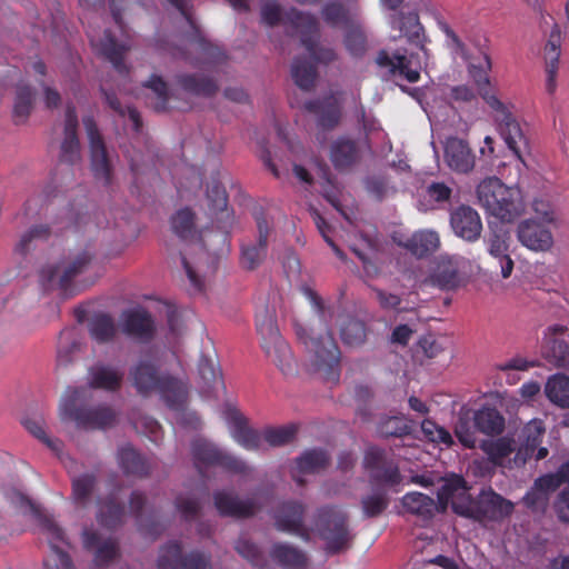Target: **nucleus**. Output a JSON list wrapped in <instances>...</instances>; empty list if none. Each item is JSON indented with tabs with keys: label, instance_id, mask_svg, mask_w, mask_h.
Instances as JSON below:
<instances>
[{
	"label": "nucleus",
	"instance_id": "79ce46f5",
	"mask_svg": "<svg viewBox=\"0 0 569 569\" xmlns=\"http://www.w3.org/2000/svg\"><path fill=\"white\" fill-rule=\"evenodd\" d=\"M176 83L181 90L196 97L210 98L219 90V86L214 79L202 74H177Z\"/></svg>",
	"mask_w": 569,
	"mask_h": 569
},
{
	"label": "nucleus",
	"instance_id": "3c124183",
	"mask_svg": "<svg viewBox=\"0 0 569 569\" xmlns=\"http://www.w3.org/2000/svg\"><path fill=\"white\" fill-rule=\"evenodd\" d=\"M34 92L28 84H18L13 106L14 123H23L31 113Z\"/></svg>",
	"mask_w": 569,
	"mask_h": 569
},
{
	"label": "nucleus",
	"instance_id": "4be33fe9",
	"mask_svg": "<svg viewBox=\"0 0 569 569\" xmlns=\"http://www.w3.org/2000/svg\"><path fill=\"white\" fill-rule=\"evenodd\" d=\"M546 429L541 420H532L522 429L521 442L517 449L515 461L525 465L530 458L542 460L548 456V449L540 447Z\"/></svg>",
	"mask_w": 569,
	"mask_h": 569
},
{
	"label": "nucleus",
	"instance_id": "09e8293b",
	"mask_svg": "<svg viewBox=\"0 0 569 569\" xmlns=\"http://www.w3.org/2000/svg\"><path fill=\"white\" fill-rule=\"evenodd\" d=\"M89 333L98 343L113 341L118 329L113 318L107 313H98L89 321Z\"/></svg>",
	"mask_w": 569,
	"mask_h": 569
},
{
	"label": "nucleus",
	"instance_id": "20e7f679",
	"mask_svg": "<svg viewBox=\"0 0 569 569\" xmlns=\"http://www.w3.org/2000/svg\"><path fill=\"white\" fill-rule=\"evenodd\" d=\"M296 335L303 343L315 370L322 372L328 381L338 382L340 378V350L329 329L316 335L312 328L296 325Z\"/></svg>",
	"mask_w": 569,
	"mask_h": 569
},
{
	"label": "nucleus",
	"instance_id": "a18cd8bd",
	"mask_svg": "<svg viewBox=\"0 0 569 569\" xmlns=\"http://www.w3.org/2000/svg\"><path fill=\"white\" fill-rule=\"evenodd\" d=\"M127 50L128 47L119 43L111 31H104L101 40V53L112 63L121 76L129 73V69L124 63V53Z\"/></svg>",
	"mask_w": 569,
	"mask_h": 569
},
{
	"label": "nucleus",
	"instance_id": "4c0bfd02",
	"mask_svg": "<svg viewBox=\"0 0 569 569\" xmlns=\"http://www.w3.org/2000/svg\"><path fill=\"white\" fill-rule=\"evenodd\" d=\"M256 327L258 333L261 336L263 343L262 347L270 353V345L274 350L282 355L283 359L290 356L288 345L281 339L276 319L266 310L263 313L257 315Z\"/></svg>",
	"mask_w": 569,
	"mask_h": 569
},
{
	"label": "nucleus",
	"instance_id": "2eb2a0df",
	"mask_svg": "<svg viewBox=\"0 0 569 569\" xmlns=\"http://www.w3.org/2000/svg\"><path fill=\"white\" fill-rule=\"evenodd\" d=\"M82 122L89 139L90 166L93 176L103 181L104 186H110L112 182V168L103 138L92 116L83 117Z\"/></svg>",
	"mask_w": 569,
	"mask_h": 569
},
{
	"label": "nucleus",
	"instance_id": "f3484780",
	"mask_svg": "<svg viewBox=\"0 0 569 569\" xmlns=\"http://www.w3.org/2000/svg\"><path fill=\"white\" fill-rule=\"evenodd\" d=\"M541 353L556 368L569 371V326H548L543 331Z\"/></svg>",
	"mask_w": 569,
	"mask_h": 569
},
{
	"label": "nucleus",
	"instance_id": "4468645a",
	"mask_svg": "<svg viewBox=\"0 0 569 569\" xmlns=\"http://www.w3.org/2000/svg\"><path fill=\"white\" fill-rule=\"evenodd\" d=\"M33 511L39 525L48 535L51 549L50 555L44 560V566L48 569H73V561L70 555L58 546V543L70 545L64 530L49 515L38 509Z\"/></svg>",
	"mask_w": 569,
	"mask_h": 569
},
{
	"label": "nucleus",
	"instance_id": "13d9d810",
	"mask_svg": "<svg viewBox=\"0 0 569 569\" xmlns=\"http://www.w3.org/2000/svg\"><path fill=\"white\" fill-rule=\"evenodd\" d=\"M298 427L293 423L281 427H269L263 430V441L270 447H281L292 442L297 436Z\"/></svg>",
	"mask_w": 569,
	"mask_h": 569
},
{
	"label": "nucleus",
	"instance_id": "a19ab883",
	"mask_svg": "<svg viewBox=\"0 0 569 569\" xmlns=\"http://www.w3.org/2000/svg\"><path fill=\"white\" fill-rule=\"evenodd\" d=\"M396 241L398 246L405 248L417 258H425L433 253L440 246L439 234L432 230H420L406 240Z\"/></svg>",
	"mask_w": 569,
	"mask_h": 569
},
{
	"label": "nucleus",
	"instance_id": "e433bc0d",
	"mask_svg": "<svg viewBox=\"0 0 569 569\" xmlns=\"http://www.w3.org/2000/svg\"><path fill=\"white\" fill-rule=\"evenodd\" d=\"M88 375L90 388L109 392L119 391L124 378V373L120 368L106 363H98L91 367Z\"/></svg>",
	"mask_w": 569,
	"mask_h": 569
},
{
	"label": "nucleus",
	"instance_id": "423d86ee",
	"mask_svg": "<svg viewBox=\"0 0 569 569\" xmlns=\"http://www.w3.org/2000/svg\"><path fill=\"white\" fill-rule=\"evenodd\" d=\"M315 528L326 542V551L336 555L349 547L348 516L337 506H325L317 510Z\"/></svg>",
	"mask_w": 569,
	"mask_h": 569
},
{
	"label": "nucleus",
	"instance_id": "f704fd0d",
	"mask_svg": "<svg viewBox=\"0 0 569 569\" xmlns=\"http://www.w3.org/2000/svg\"><path fill=\"white\" fill-rule=\"evenodd\" d=\"M330 160L340 172L351 170L361 160L358 141L345 136L337 138L330 147Z\"/></svg>",
	"mask_w": 569,
	"mask_h": 569
},
{
	"label": "nucleus",
	"instance_id": "338daca9",
	"mask_svg": "<svg viewBox=\"0 0 569 569\" xmlns=\"http://www.w3.org/2000/svg\"><path fill=\"white\" fill-rule=\"evenodd\" d=\"M410 426L398 417H389L382 420L378 426V432L385 438L403 437L410 433Z\"/></svg>",
	"mask_w": 569,
	"mask_h": 569
},
{
	"label": "nucleus",
	"instance_id": "58836bf2",
	"mask_svg": "<svg viewBox=\"0 0 569 569\" xmlns=\"http://www.w3.org/2000/svg\"><path fill=\"white\" fill-rule=\"evenodd\" d=\"M403 510L410 513L425 523L429 522L437 512H440L438 500L436 501L430 496L419 492H407L400 500Z\"/></svg>",
	"mask_w": 569,
	"mask_h": 569
},
{
	"label": "nucleus",
	"instance_id": "dca6fc26",
	"mask_svg": "<svg viewBox=\"0 0 569 569\" xmlns=\"http://www.w3.org/2000/svg\"><path fill=\"white\" fill-rule=\"evenodd\" d=\"M157 567L158 569H211V557L200 551L183 555L181 543L172 541L161 547Z\"/></svg>",
	"mask_w": 569,
	"mask_h": 569
},
{
	"label": "nucleus",
	"instance_id": "603ef678",
	"mask_svg": "<svg viewBox=\"0 0 569 569\" xmlns=\"http://www.w3.org/2000/svg\"><path fill=\"white\" fill-rule=\"evenodd\" d=\"M361 509L366 518L381 516L390 503V498L385 489H377L361 498Z\"/></svg>",
	"mask_w": 569,
	"mask_h": 569
},
{
	"label": "nucleus",
	"instance_id": "de8ad7c7",
	"mask_svg": "<svg viewBox=\"0 0 569 569\" xmlns=\"http://www.w3.org/2000/svg\"><path fill=\"white\" fill-rule=\"evenodd\" d=\"M143 87L152 93V96L148 98V104L156 112L167 111L170 100L168 83L160 76L151 74V77L143 83Z\"/></svg>",
	"mask_w": 569,
	"mask_h": 569
},
{
	"label": "nucleus",
	"instance_id": "7ed1b4c3",
	"mask_svg": "<svg viewBox=\"0 0 569 569\" xmlns=\"http://www.w3.org/2000/svg\"><path fill=\"white\" fill-rule=\"evenodd\" d=\"M491 70V60L488 54H483L479 64L471 63L469 73L475 80L480 94L487 104L495 111V120L498 130L508 148L521 160V152L528 147V141L522 129L509 108L500 101L495 94L488 92L489 76Z\"/></svg>",
	"mask_w": 569,
	"mask_h": 569
},
{
	"label": "nucleus",
	"instance_id": "f8f14e48",
	"mask_svg": "<svg viewBox=\"0 0 569 569\" xmlns=\"http://www.w3.org/2000/svg\"><path fill=\"white\" fill-rule=\"evenodd\" d=\"M513 503L493 490H482L478 498L472 500L470 508H463L465 518L476 521H501L513 511Z\"/></svg>",
	"mask_w": 569,
	"mask_h": 569
},
{
	"label": "nucleus",
	"instance_id": "f03ea898",
	"mask_svg": "<svg viewBox=\"0 0 569 569\" xmlns=\"http://www.w3.org/2000/svg\"><path fill=\"white\" fill-rule=\"evenodd\" d=\"M283 23L291 29L290 36L300 34L301 44L310 53V58H295L291 64V77L295 83L301 90L310 91L318 76L315 62L328 64L337 59V53L332 48L318 44L319 22L313 14L291 8L284 13Z\"/></svg>",
	"mask_w": 569,
	"mask_h": 569
},
{
	"label": "nucleus",
	"instance_id": "c85d7f7f",
	"mask_svg": "<svg viewBox=\"0 0 569 569\" xmlns=\"http://www.w3.org/2000/svg\"><path fill=\"white\" fill-rule=\"evenodd\" d=\"M389 23L391 29L400 32L399 37H405L410 44H415L426 56L428 54L427 36L418 12H395L390 16Z\"/></svg>",
	"mask_w": 569,
	"mask_h": 569
},
{
	"label": "nucleus",
	"instance_id": "c9c22d12",
	"mask_svg": "<svg viewBox=\"0 0 569 569\" xmlns=\"http://www.w3.org/2000/svg\"><path fill=\"white\" fill-rule=\"evenodd\" d=\"M429 280L432 286L445 291L458 289L462 283L458 260L452 257H440Z\"/></svg>",
	"mask_w": 569,
	"mask_h": 569
},
{
	"label": "nucleus",
	"instance_id": "ddd939ff",
	"mask_svg": "<svg viewBox=\"0 0 569 569\" xmlns=\"http://www.w3.org/2000/svg\"><path fill=\"white\" fill-rule=\"evenodd\" d=\"M363 465L369 470L370 482L373 485L395 488L402 481L398 463L385 449L370 447L365 453Z\"/></svg>",
	"mask_w": 569,
	"mask_h": 569
},
{
	"label": "nucleus",
	"instance_id": "2f4dec72",
	"mask_svg": "<svg viewBox=\"0 0 569 569\" xmlns=\"http://www.w3.org/2000/svg\"><path fill=\"white\" fill-rule=\"evenodd\" d=\"M443 158L447 166L457 173H469L476 163V156L469 143L458 137L446 140Z\"/></svg>",
	"mask_w": 569,
	"mask_h": 569
},
{
	"label": "nucleus",
	"instance_id": "cd10ccee",
	"mask_svg": "<svg viewBox=\"0 0 569 569\" xmlns=\"http://www.w3.org/2000/svg\"><path fill=\"white\" fill-rule=\"evenodd\" d=\"M226 418L231 428V436L238 445L249 451L261 449L263 432L250 428L248 419L237 408H228Z\"/></svg>",
	"mask_w": 569,
	"mask_h": 569
},
{
	"label": "nucleus",
	"instance_id": "39448f33",
	"mask_svg": "<svg viewBox=\"0 0 569 569\" xmlns=\"http://www.w3.org/2000/svg\"><path fill=\"white\" fill-rule=\"evenodd\" d=\"M477 198L490 216L502 222H512L523 211L520 190L506 186L497 177L486 178L478 184Z\"/></svg>",
	"mask_w": 569,
	"mask_h": 569
},
{
	"label": "nucleus",
	"instance_id": "5701e85b",
	"mask_svg": "<svg viewBox=\"0 0 569 569\" xmlns=\"http://www.w3.org/2000/svg\"><path fill=\"white\" fill-rule=\"evenodd\" d=\"M258 239L242 242L239 263L242 269L253 271L264 261L268 252L269 226L263 216L257 217Z\"/></svg>",
	"mask_w": 569,
	"mask_h": 569
},
{
	"label": "nucleus",
	"instance_id": "4d7b16f0",
	"mask_svg": "<svg viewBox=\"0 0 569 569\" xmlns=\"http://www.w3.org/2000/svg\"><path fill=\"white\" fill-rule=\"evenodd\" d=\"M198 372L207 391L213 389L217 385H222V373L218 363L207 357L201 356L198 362Z\"/></svg>",
	"mask_w": 569,
	"mask_h": 569
},
{
	"label": "nucleus",
	"instance_id": "72a5a7b5",
	"mask_svg": "<svg viewBox=\"0 0 569 569\" xmlns=\"http://www.w3.org/2000/svg\"><path fill=\"white\" fill-rule=\"evenodd\" d=\"M517 237L525 247L533 251H547L553 243L550 230L532 219L519 223Z\"/></svg>",
	"mask_w": 569,
	"mask_h": 569
},
{
	"label": "nucleus",
	"instance_id": "7c9ffc66",
	"mask_svg": "<svg viewBox=\"0 0 569 569\" xmlns=\"http://www.w3.org/2000/svg\"><path fill=\"white\" fill-rule=\"evenodd\" d=\"M64 137L60 147L59 160L67 164L77 163L80 156V141L78 138V116L72 103L66 107Z\"/></svg>",
	"mask_w": 569,
	"mask_h": 569
},
{
	"label": "nucleus",
	"instance_id": "37998d69",
	"mask_svg": "<svg viewBox=\"0 0 569 569\" xmlns=\"http://www.w3.org/2000/svg\"><path fill=\"white\" fill-rule=\"evenodd\" d=\"M270 557L277 563L288 569H305L308 560L303 551L291 545L281 542L272 546Z\"/></svg>",
	"mask_w": 569,
	"mask_h": 569
},
{
	"label": "nucleus",
	"instance_id": "a878e982",
	"mask_svg": "<svg viewBox=\"0 0 569 569\" xmlns=\"http://www.w3.org/2000/svg\"><path fill=\"white\" fill-rule=\"evenodd\" d=\"M83 548L93 552V565L96 567H108L120 557V547L116 539H101L98 531L84 528L81 533Z\"/></svg>",
	"mask_w": 569,
	"mask_h": 569
},
{
	"label": "nucleus",
	"instance_id": "412c9836",
	"mask_svg": "<svg viewBox=\"0 0 569 569\" xmlns=\"http://www.w3.org/2000/svg\"><path fill=\"white\" fill-rule=\"evenodd\" d=\"M510 234L502 226L490 228L488 236L485 238L487 251L493 263V272L499 273L503 279L511 276L513 271V260L510 257Z\"/></svg>",
	"mask_w": 569,
	"mask_h": 569
},
{
	"label": "nucleus",
	"instance_id": "774afa93",
	"mask_svg": "<svg viewBox=\"0 0 569 569\" xmlns=\"http://www.w3.org/2000/svg\"><path fill=\"white\" fill-rule=\"evenodd\" d=\"M207 198L210 202V208L216 212H221L229 217V212L227 209L228 206V196L223 186L213 181L211 186L207 188Z\"/></svg>",
	"mask_w": 569,
	"mask_h": 569
},
{
	"label": "nucleus",
	"instance_id": "c756f323",
	"mask_svg": "<svg viewBox=\"0 0 569 569\" xmlns=\"http://www.w3.org/2000/svg\"><path fill=\"white\" fill-rule=\"evenodd\" d=\"M121 329L128 337L149 342L156 333L154 321L144 309L128 310L122 313Z\"/></svg>",
	"mask_w": 569,
	"mask_h": 569
},
{
	"label": "nucleus",
	"instance_id": "ea45409f",
	"mask_svg": "<svg viewBox=\"0 0 569 569\" xmlns=\"http://www.w3.org/2000/svg\"><path fill=\"white\" fill-rule=\"evenodd\" d=\"M119 467L126 476L147 478L153 468L152 462L140 455L131 445L119 448L117 453Z\"/></svg>",
	"mask_w": 569,
	"mask_h": 569
},
{
	"label": "nucleus",
	"instance_id": "c03bdc74",
	"mask_svg": "<svg viewBox=\"0 0 569 569\" xmlns=\"http://www.w3.org/2000/svg\"><path fill=\"white\" fill-rule=\"evenodd\" d=\"M473 426L481 433L500 435L505 429V418L496 408L482 407L473 415Z\"/></svg>",
	"mask_w": 569,
	"mask_h": 569
},
{
	"label": "nucleus",
	"instance_id": "b1692460",
	"mask_svg": "<svg viewBox=\"0 0 569 569\" xmlns=\"http://www.w3.org/2000/svg\"><path fill=\"white\" fill-rule=\"evenodd\" d=\"M213 502L221 517L234 519H248L253 517L260 509L253 498L241 499L232 491L219 490L213 493Z\"/></svg>",
	"mask_w": 569,
	"mask_h": 569
},
{
	"label": "nucleus",
	"instance_id": "0e129e2a",
	"mask_svg": "<svg viewBox=\"0 0 569 569\" xmlns=\"http://www.w3.org/2000/svg\"><path fill=\"white\" fill-rule=\"evenodd\" d=\"M237 552L247 559L253 567L264 568L267 560L257 545L246 538H240L234 546Z\"/></svg>",
	"mask_w": 569,
	"mask_h": 569
},
{
	"label": "nucleus",
	"instance_id": "49530a36",
	"mask_svg": "<svg viewBox=\"0 0 569 569\" xmlns=\"http://www.w3.org/2000/svg\"><path fill=\"white\" fill-rule=\"evenodd\" d=\"M126 516L124 506L114 496H109L100 502L97 519L107 529L121 526Z\"/></svg>",
	"mask_w": 569,
	"mask_h": 569
},
{
	"label": "nucleus",
	"instance_id": "bb28decb",
	"mask_svg": "<svg viewBox=\"0 0 569 569\" xmlns=\"http://www.w3.org/2000/svg\"><path fill=\"white\" fill-rule=\"evenodd\" d=\"M450 226L453 233L467 242H476L482 232V221L472 207L461 204L450 213Z\"/></svg>",
	"mask_w": 569,
	"mask_h": 569
},
{
	"label": "nucleus",
	"instance_id": "a211bd4d",
	"mask_svg": "<svg viewBox=\"0 0 569 569\" xmlns=\"http://www.w3.org/2000/svg\"><path fill=\"white\" fill-rule=\"evenodd\" d=\"M442 480L443 483L437 492L440 512H445L450 505L456 515L463 517L461 510L470 508L473 500L466 479L461 475L451 473Z\"/></svg>",
	"mask_w": 569,
	"mask_h": 569
},
{
	"label": "nucleus",
	"instance_id": "e2e57ef3",
	"mask_svg": "<svg viewBox=\"0 0 569 569\" xmlns=\"http://www.w3.org/2000/svg\"><path fill=\"white\" fill-rule=\"evenodd\" d=\"M147 503L146 495L139 490H134L131 492L130 499H129V508L132 516L136 518L139 527L141 530H143L146 533L150 536H157L160 533V530L156 526H149L143 522L142 513L143 509Z\"/></svg>",
	"mask_w": 569,
	"mask_h": 569
},
{
	"label": "nucleus",
	"instance_id": "1a4fd4ad",
	"mask_svg": "<svg viewBox=\"0 0 569 569\" xmlns=\"http://www.w3.org/2000/svg\"><path fill=\"white\" fill-rule=\"evenodd\" d=\"M191 453L196 467L200 470L203 466H219L223 470L240 476H248L251 468L247 462L233 455L224 452L213 443L202 438H197L191 443Z\"/></svg>",
	"mask_w": 569,
	"mask_h": 569
},
{
	"label": "nucleus",
	"instance_id": "5fc2aeb1",
	"mask_svg": "<svg viewBox=\"0 0 569 569\" xmlns=\"http://www.w3.org/2000/svg\"><path fill=\"white\" fill-rule=\"evenodd\" d=\"M343 43L352 57L361 58L367 51V37L362 27L358 23L347 27Z\"/></svg>",
	"mask_w": 569,
	"mask_h": 569
},
{
	"label": "nucleus",
	"instance_id": "9b49d317",
	"mask_svg": "<svg viewBox=\"0 0 569 569\" xmlns=\"http://www.w3.org/2000/svg\"><path fill=\"white\" fill-rule=\"evenodd\" d=\"M60 411L63 419H71L84 429H106L117 421V412L108 405L77 407L74 399H69L63 401Z\"/></svg>",
	"mask_w": 569,
	"mask_h": 569
},
{
	"label": "nucleus",
	"instance_id": "bf43d9fd",
	"mask_svg": "<svg viewBox=\"0 0 569 569\" xmlns=\"http://www.w3.org/2000/svg\"><path fill=\"white\" fill-rule=\"evenodd\" d=\"M194 213L189 208L180 209L171 218V228L181 239H188L194 233Z\"/></svg>",
	"mask_w": 569,
	"mask_h": 569
},
{
	"label": "nucleus",
	"instance_id": "f257e3e1",
	"mask_svg": "<svg viewBox=\"0 0 569 569\" xmlns=\"http://www.w3.org/2000/svg\"><path fill=\"white\" fill-rule=\"evenodd\" d=\"M128 381L139 397L158 396L170 409L181 410L188 401V385L163 369L160 359L151 351L140 355L129 367Z\"/></svg>",
	"mask_w": 569,
	"mask_h": 569
},
{
	"label": "nucleus",
	"instance_id": "6e6d98bb",
	"mask_svg": "<svg viewBox=\"0 0 569 569\" xmlns=\"http://www.w3.org/2000/svg\"><path fill=\"white\" fill-rule=\"evenodd\" d=\"M97 483L93 473H83L72 479V498L77 505L86 507Z\"/></svg>",
	"mask_w": 569,
	"mask_h": 569
},
{
	"label": "nucleus",
	"instance_id": "69168bd1",
	"mask_svg": "<svg viewBox=\"0 0 569 569\" xmlns=\"http://www.w3.org/2000/svg\"><path fill=\"white\" fill-rule=\"evenodd\" d=\"M421 430L425 437L431 442L445 445L448 448L453 445L451 433L445 427L437 425L430 419H425L422 421Z\"/></svg>",
	"mask_w": 569,
	"mask_h": 569
},
{
	"label": "nucleus",
	"instance_id": "9d476101",
	"mask_svg": "<svg viewBox=\"0 0 569 569\" xmlns=\"http://www.w3.org/2000/svg\"><path fill=\"white\" fill-rule=\"evenodd\" d=\"M87 214L77 213L76 216L68 217V221H53L51 223H36L24 231L18 243L16 244V252L21 256L36 250L40 244L49 242L54 236L58 237L63 230L73 226L80 228L86 224Z\"/></svg>",
	"mask_w": 569,
	"mask_h": 569
},
{
	"label": "nucleus",
	"instance_id": "052dcab7",
	"mask_svg": "<svg viewBox=\"0 0 569 569\" xmlns=\"http://www.w3.org/2000/svg\"><path fill=\"white\" fill-rule=\"evenodd\" d=\"M481 449L488 455L492 462L497 463L509 457V455L515 451L516 447L513 439L501 437L497 440L483 442Z\"/></svg>",
	"mask_w": 569,
	"mask_h": 569
},
{
	"label": "nucleus",
	"instance_id": "864d4df0",
	"mask_svg": "<svg viewBox=\"0 0 569 569\" xmlns=\"http://www.w3.org/2000/svg\"><path fill=\"white\" fill-rule=\"evenodd\" d=\"M340 337L349 347H360L367 340V327L361 320L348 318L341 326Z\"/></svg>",
	"mask_w": 569,
	"mask_h": 569
},
{
	"label": "nucleus",
	"instance_id": "680f3d73",
	"mask_svg": "<svg viewBox=\"0 0 569 569\" xmlns=\"http://www.w3.org/2000/svg\"><path fill=\"white\" fill-rule=\"evenodd\" d=\"M321 16L325 22L331 27L340 24L349 27L351 24L349 10L339 1L327 2L321 9Z\"/></svg>",
	"mask_w": 569,
	"mask_h": 569
},
{
	"label": "nucleus",
	"instance_id": "473e14b6",
	"mask_svg": "<svg viewBox=\"0 0 569 569\" xmlns=\"http://www.w3.org/2000/svg\"><path fill=\"white\" fill-rule=\"evenodd\" d=\"M330 463V456L325 449L313 448L305 450L295 459L291 469L292 479L299 485L305 486L303 475L320 472Z\"/></svg>",
	"mask_w": 569,
	"mask_h": 569
},
{
	"label": "nucleus",
	"instance_id": "8fccbe9b",
	"mask_svg": "<svg viewBox=\"0 0 569 569\" xmlns=\"http://www.w3.org/2000/svg\"><path fill=\"white\" fill-rule=\"evenodd\" d=\"M547 398L561 408H569V378L565 375H553L546 383Z\"/></svg>",
	"mask_w": 569,
	"mask_h": 569
},
{
	"label": "nucleus",
	"instance_id": "aec40b11",
	"mask_svg": "<svg viewBox=\"0 0 569 569\" xmlns=\"http://www.w3.org/2000/svg\"><path fill=\"white\" fill-rule=\"evenodd\" d=\"M376 63L380 68H387L391 76L399 77L410 83L420 80L421 62L416 53L407 54L397 50L390 54L387 50H380Z\"/></svg>",
	"mask_w": 569,
	"mask_h": 569
},
{
	"label": "nucleus",
	"instance_id": "393cba45",
	"mask_svg": "<svg viewBox=\"0 0 569 569\" xmlns=\"http://www.w3.org/2000/svg\"><path fill=\"white\" fill-rule=\"evenodd\" d=\"M305 109L317 117V124L323 130L335 129L342 118V104L335 92L307 101Z\"/></svg>",
	"mask_w": 569,
	"mask_h": 569
},
{
	"label": "nucleus",
	"instance_id": "6e6552de",
	"mask_svg": "<svg viewBox=\"0 0 569 569\" xmlns=\"http://www.w3.org/2000/svg\"><path fill=\"white\" fill-rule=\"evenodd\" d=\"M92 260V253L82 250L68 261L44 266L39 273V280L44 290L59 288L67 292L73 279L84 272Z\"/></svg>",
	"mask_w": 569,
	"mask_h": 569
},
{
	"label": "nucleus",
	"instance_id": "6ab92c4d",
	"mask_svg": "<svg viewBox=\"0 0 569 569\" xmlns=\"http://www.w3.org/2000/svg\"><path fill=\"white\" fill-rule=\"evenodd\" d=\"M306 505L297 500L281 502L273 515L277 530L298 536L305 541L310 540V530L305 525Z\"/></svg>",
	"mask_w": 569,
	"mask_h": 569
},
{
	"label": "nucleus",
	"instance_id": "0eeeda50",
	"mask_svg": "<svg viewBox=\"0 0 569 569\" xmlns=\"http://www.w3.org/2000/svg\"><path fill=\"white\" fill-rule=\"evenodd\" d=\"M172 4L188 22L192 32L188 36V42L192 49L198 53L196 61L191 63L196 67L200 66H217L226 61L227 56L223 50L218 46L211 43L201 32L197 26L191 13V0H167Z\"/></svg>",
	"mask_w": 569,
	"mask_h": 569
}]
</instances>
